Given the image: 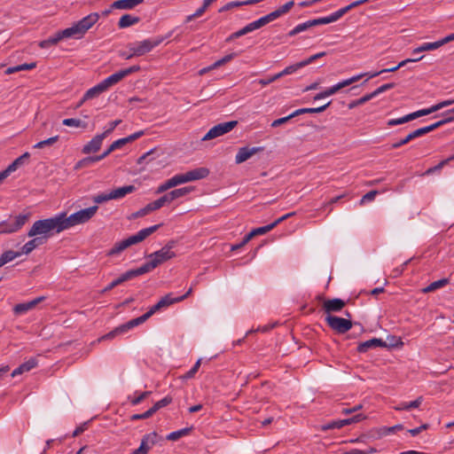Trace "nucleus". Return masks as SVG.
I'll list each match as a JSON object with an SVG mask.
<instances>
[{"label": "nucleus", "instance_id": "dca6fc26", "mask_svg": "<svg viewBox=\"0 0 454 454\" xmlns=\"http://www.w3.org/2000/svg\"><path fill=\"white\" fill-rule=\"evenodd\" d=\"M140 275H142V274H141L140 270H138V268L128 270V271L124 272L123 274H121L119 278H117L116 279L112 281L107 286H106L102 290V293L104 294V293L109 292L113 288H114L117 286L124 283L125 281H128V280H129V279H131L133 278L138 277Z\"/></svg>", "mask_w": 454, "mask_h": 454}, {"label": "nucleus", "instance_id": "052dcab7", "mask_svg": "<svg viewBox=\"0 0 454 454\" xmlns=\"http://www.w3.org/2000/svg\"><path fill=\"white\" fill-rule=\"evenodd\" d=\"M394 87H395V83H393V82L383 84L371 93L372 97L373 98L377 97L378 95H380V93H383L390 89H393Z\"/></svg>", "mask_w": 454, "mask_h": 454}, {"label": "nucleus", "instance_id": "3c124183", "mask_svg": "<svg viewBox=\"0 0 454 454\" xmlns=\"http://www.w3.org/2000/svg\"><path fill=\"white\" fill-rule=\"evenodd\" d=\"M413 121L411 114H406L401 118L391 119L387 121V126H395L406 123L408 121Z\"/></svg>", "mask_w": 454, "mask_h": 454}, {"label": "nucleus", "instance_id": "6e6d98bb", "mask_svg": "<svg viewBox=\"0 0 454 454\" xmlns=\"http://www.w3.org/2000/svg\"><path fill=\"white\" fill-rule=\"evenodd\" d=\"M371 73H364V74H357V75H355V76H352L348 79H346V80H343L342 82H340L341 85H342V88H345L357 81H359L362 77L367 75L369 77Z\"/></svg>", "mask_w": 454, "mask_h": 454}, {"label": "nucleus", "instance_id": "bf43d9fd", "mask_svg": "<svg viewBox=\"0 0 454 454\" xmlns=\"http://www.w3.org/2000/svg\"><path fill=\"white\" fill-rule=\"evenodd\" d=\"M200 364H201V359H199L195 364L192 367V369L190 371H188L184 376H183V379H192L194 377V375L197 373V372L199 371L200 369Z\"/></svg>", "mask_w": 454, "mask_h": 454}, {"label": "nucleus", "instance_id": "0e129e2a", "mask_svg": "<svg viewBox=\"0 0 454 454\" xmlns=\"http://www.w3.org/2000/svg\"><path fill=\"white\" fill-rule=\"evenodd\" d=\"M175 187L174 184L172 183V180L171 178L168 179L167 181H165L163 184H161L158 188H157V191L156 192L157 193H161V192H164L166 191H168V189L170 188H173Z\"/></svg>", "mask_w": 454, "mask_h": 454}, {"label": "nucleus", "instance_id": "a211bd4d", "mask_svg": "<svg viewBox=\"0 0 454 454\" xmlns=\"http://www.w3.org/2000/svg\"><path fill=\"white\" fill-rule=\"evenodd\" d=\"M264 150L263 147H241L239 149L236 157H235V162L237 164H240L250 159L253 155H254L257 153L262 152Z\"/></svg>", "mask_w": 454, "mask_h": 454}, {"label": "nucleus", "instance_id": "5fc2aeb1", "mask_svg": "<svg viewBox=\"0 0 454 454\" xmlns=\"http://www.w3.org/2000/svg\"><path fill=\"white\" fill-rule=\"evenodd\" d=\"M434 112H436V107L434 106H432L429 108L421 109V110H419V111H416V112H413V113H411V114L412 119L415 120V119H417L419 117L428 115V114H430L432 113H434Z\"/></svg>", "mask_w": 454, "mask_h": 454}, {"label": "nucleus", "instance_id": "0eeeda50", "mask_svg": "<svg viewBox=\"0 0 454 454\" xmlns=\"http://www.w3.org/2000/svg\"><path fill=\"white\" fill-rule=\"evenodd\" d=\"M209 174V170L207 168H198L190 170L184 174H177L171 177L172 183L175 187L192 181H196L207 177Z\"/></svg>", "mask_w": 454, "mask_h": 454}, {"label": "nucleus", "instance_id": "774afa93", "mask_svg": "<svg viewBox=\"0 0 454 454\" xmlns=\"http://www.w3.org/2000/svg\"><path fill=\"white\" fill-rule=\"evenodd\" d=\"M110 200H112V197H110V192L101 193V194H98V195L93 197V201L98 204L106 202Z\"/></svg>", "mask_w": 454, "mask_h": 454}, {"label": "nucleus", "instance_id": "b1692460", "mask_svg": "<svg viewBox=\"0 0 454 454\" xmlns=\"http://www.w3.org/2000/svg\"><path fill=\"white\" fill-rule=\"evenodd\" d=\"M30 154L28 153H25L16 160H14L4 170H3L4 174L6 175V177L12 172L16 171L20 166L24 165L26 161L28 160Z\"/></svg>", "mask_w": 454, "mask_h": 454}, {"label": "nucleus", "instance_id": "8fccbe9b", "mask_svg": "<svg viewBox=\"0 0 454 454\" xmlns=\"http://www.w3.org/2000/svg\"><path fill=\"white\" fill-rule=\"evenodd\" d=\"M99 160H100L98 158V155H97V156H89V157H86V158L79 160L76 163L75 168H80L87 167L90 164L97 162V161H99Z\"/></svg>", "mask_w": 454, "mask_h": 454}, {"label": "nucleus", "instance_id": "39448f33", "mask_svg": "<svg viewBox=\"0 0 454 454\" xmlns=\"http://www.w3.org/2000/svg\"><path fill=\"white\" fill-rule=\"evenodd\" d=\"M99 15L98 12H92L82 18L78 22L74 23L72 27H67L72 38L81 39L86 32L98 22Z\"/></svg>", "mask_w": 454, "mask_h": 454}, {"label": "nucleus", "instance_id": "f8f14e48", "mask_svg": "<svg viewBox=\"0 0 454 454\" xmlns=\"http://www.w3.org/2000/svg\"><path fill=\"white\" fill-rule=\"evenodd\" d=\"M176 302L180 301L176 300V297H172V294H168L165 296H163L156 304H154L146 313L138 317L137 318L139 322L143 324L148 318H150L156 311Z\"/></svg>", "mask_w": 454, "mask_h": 454}, {"label": "nucleus", "instance_id": "69168bd1", "mask_svg": "<svg viewBox=\"0 0 454 454\" xmlns=\"http://www.w3.org/2000/svg\"><path fill=\"white\" fill-rule=\"evenodd\" d=\"M326 55V52L325 51H321V52H318L317 54H314L312 56H310L309 58L304 59V60H301L302 63H304V67L309 65L310 63H312L313 61L322 58V57H325Z\"/></svg>", "mask_w": 454, "mask_h": 454}, {"label": "nucleus", "instance_id": "864d4df0", "mask_svg": "<svg viewBox=\"0 0 454 454\" xmlns=\"http://www.w3.org/2000/svg\"><path fill=\"white\" fill-rule=\"evenodd\" d=\"M372 98V94L369 93V94H366L364 95V97L356 99V100H353L351 101L349 104H348V108L349 109H353L358 106H361L366 102H368L369 100H371Z\"/></svg>", "mask_w": 454, "mask_h": 454}, {"label": "nucleus", "instance_id": "c9c22d12", "mask_svg": "<svg viewBox=\"0 0 454 454\" xmlns=\"http://www.w3.org/2000/svg\"><path fill=\"white\" fill-rule=\"evenodd\" d=\"M192 431V427L182 428L180 430L174 431V432L168 434L167 435L166 439L168 441H177L180 438L188 435Z\"/></svg>", "mask_w": 454, "mask_h": 454}, {"label": "nucleus", "instance_id": "4c0bfd02", "mask_svg": "<svg viewBox=\"0 0 454 454\" xmlns=\"http://www.w3.org/2000/svg\"><path fill=\"white\" fill-rule=\"evenodd\" d=\"M43 242L41 240L40 238H35L31 240H29L28 242H27L21 248V251H20V253H21V254H30L36 247H38L39 245H41Z\"/></svg>", "mask_w": 454, "mask_h": 454}, {"label": "nucleus", "instance_id": "13d9d810", "mask_svg": "<svg viewBox=\"0 0 454 454\" xmlns=\"http://www.w3.org/2000/svg\"><path fill=\"white\" fill-rule=\"evenodd\" d=\"M350 10L348 9V6H345L343 8H340V10L336 11L335 12H333L330 17L332 19L333 22L337 21L340 20L343 15H345Z\"/></svg>", "mask_w": 454, "mask_h": 454}, {"label": "nucleus", "instance_id": "5701e85b", "mask_svg": "<svg viewBox=\"0 0 454 454\" xmlns=\"http://www.w3.org/2000/svg\"><path fill=\"white\" fill-rule=\"evenodd\" d=\"M191 191L192 188L190 187H183L166 193L165 195L161 196L164 205L171 203L173 200L187 195Z\"/></svg>", "mask_w": 454, "mask_h": 454}, {"label": "nucleus", "instance_id": "e433bc0d", "mask_svg": "<svg viewBox=\"0 0 454 454\" xmlns=\"http://www.w3.org/2000/svg\"><path fill=\"white\" fill-rule=\"evenodd\" d=\"M126 143L123 138L118 139L111 144V145L100 155H98L99 160H103L106 157H107L112 152L121 148L123 145H125Z\"/></svg>", "mask_w": 454, "mask_h": 454}, {"label": "nucleus", "instance_id": "37998d69", "mask_svg": "<svg viewBox=\"0 0 454 454\" xmlns=\"http://www.w3.org/2000/svg\"><path fill=\"white\" fill-rule=\"evenodd\" d=\"M62 123L65 126L82 128V129H86L88 126V124L85 121H82L80 119H74V118L64 119Z\"/></svg>", "mask_w": 454, "mask_h": 454}, {"label": "nucleus", "instance_id": "6ab92c4d", "mask_svg": "<svg viewBox=\"0 0 454 454\" xmlns=\"http://www.w3.org/2000/svg\"><path fill=\"white\" fill-rule=\"evenodd\" d=\"M346 305V302L339 298H334L331 300H326L324 301L323 309L325 313L331 315L333 312L340 311Z\"/></svg>", "mask_w": 454, "mask_h": 454}, {"label": "nucleus", "instance_id": "a18cd8bd", "mask_svg": "<svg viewBox=\"0 0 454 454\" xmlns=\"http://www.w3.org/2000/svg\"><path fill=\"white\" fill-rule=\"evenodd\" d=\"M251 30L248 27V25L245 26L244 27H242L241 29L232 33L231 35H230L227 38H226V43H231V41L240 37V36H243L248 33H250Z\"/></svg>", "mask_w": 454, "mask_h": 454}, {"label": "nucleus", "instance_id": "f257e3e1", "mask_svg": "<svg viewBox=\"0 0 454 454\" xmlns=\"http://www.w3.org/2000/svg\"><path fill=\"white\" fill-rule=\"evenodd\" d=\"M176 242L175 240H169L161 249L150 254L147 256L150 260L138 268L141 274L150 272L159 265L174 258L176 254L172 249L176 247Z\"/></svg>", "mask_w": 454, "mask_h": 454}, {"label": "nucleus", "instance_id": "c03bdc74", "mask_svg": "<svg viewBox=\"0 0 454 454\" xmlns=\"http://www.w3.org/2000/svg\"><path fill=\"white\" fill-rule=\"evenodd\" d=\"M312 27H313V25H312L311 20H308L304 23L297 25L294 29L289 31L288 35L294 36V35H298L299 33H301Z\"/></svg>", "mask_w": 454, "mask_h": 454}, {"label": "nucleus", "instance_id": "09e8293b", "mask_svg": "<svg viewBox=\"0 0 454 454\" xmlns=\"http://www.w3.org/2000/svg\"><path fill=\"white\" fill-rule=\"evenodd\" d=\"M59 138V136H54V137H49V138H47L45 140H43V141H40V142L36 143L34 145V148L42 149V148H43L45 146H51V145H54L56 142H58Z\"/></svg>", "mask_w": 454, "mask_h": 454}, {"label": "nucleus", "instance_id": "ddd939ff", "mask_svg": "<svg viewBox=\"0 0 454 454\" xmlns=\"http://www.w3.org/2000/svg\"><path fill=\"white\" fill-rule=\"evenodd\" d=\"M139 325H141V323L139 322L138 318L137 317L133 318V319L129 320V322L114 328L113 331L109 332L108 333L103 335L99 339V340L113 339L119 334L127 333L129 330H130L133 327L137 326Z\"/></svg>", "mask_w": 454, "mask_h": 454}, {"label": "nucleus", "instance_id": "603ef678", "mask_svg": "<svg viewBox=\"0 0 454 454\" xmlns=\"http://www.w3.org/2000/svg\"><path fill=\"white\" fill-rule=\"evenodd\" d=\"M236 56H237V53L228 54L226 56H224L223 58H222L221 59L215 61L213 65H211L209 67V69H215L216 67H219L226 64L227 62L231 61V59H233Z\"/></svg>", "mask_w": 454, "mask_h": 454}, {"label": "nucleus", "instance_id": "9b49d317", "mask_svg": "<svg viewBox=\"0 0 454 454\" xmlns=\"http://www.w3.org/2000/svg\"><path fill=\"white\" fill-rule=\"evenodd\" d=\"M238 125L237 121H231L227 122L219 123L213 128H211L207 134L202 137V141H207L223 136L231 129H233Z\"/></svg>", "mask_w": 454, "mask_h": 454}, {"label": "nucleus", "instance_id": "72a5a7b5", "mask_svg": "<svg viewBox=\"0 0 454 454\" xmlns=\"http://www.w3.org/2000/svg\"><path fill=\"white\" fill-rule=\"evenodd\" d=\"M20 255H21V253H20V251H12V250L5 251L0 256V268L3 267L7 262H12V260H14L15 258H17Z\"/></svg>", "mask_w": 454, "mask_h": 454}, {"label": "nucleus", "instance_id": "7c9ffc66", "mask_svg": "<svg viewBox=\"0 0 454 454\" xmlns=\"http://www.w3.org/2000/svg\"><path fill=\"white\" fill-rule=\"evenodd\" d=\"M274 228V224H268L262 227L254 229L245 236V242H249L254 237L257 235H262L271 231Z\"/></svg>", "mask_w": 454, "mask_h": 454}, {"label": "nucleus", "instance_id": "c756f323", "mask_svg": "<svg viewBox=\"0 0 454 454\" xmlns=\"http://www.w3.org/2000/svg\"><path fill=\"white\" fill-rule=\"evenodd\" d=\"M343 89L342 88V85L340 82H338L337 84L330 87V88H327L326 90L317 93L315 97H314V100H319V99H322V98H327V97H330L335 93H337L340 90Z\"/></svg>", "mask_w": 454, "mask_h": 454}, {"label": "nucleus", "instance_id": "6e6552de", "mask_svg": "<svg viewBox=\"0 0 454 454\" xmlns=\"http://www.w3.org/2000/svg\"><path fill=\"white\" fill-rule=\"evenodd\" d=\"M140 70H141L140 66L134 65L128 68L119 70L118 72L111 74L110 76H108L107 78L103 80L101 82L103 83V85L105 86V88L107 90L110 87L118 83L119 82H121L122 79H124L128 75L137 73Z\"/></svg>", "mask_w": 454, "mask_h": 454}, {"label": "nucleus", "instance_id": "680f3d73", "mask_svg": "<svg viewBox=\"0 0 454 454\" xmlns=\"http://www.w3.org/2000/svg\"><path fill=\"white\" fill-rule=\"evenodd\" d=\"M21 369L26 372H29L37 366V360L35 358H30L27 362L20 364Z\"/></svg>", "mask_w": 454, "mask_h": 454}, {"label": "nucleus", "instance_id": "412c9836", "mask_svg": "<svg viewBox=\"0 0 454 454\" xmlns=\"http://www.w3.org/2000/svg\"><path fill=\"white\" fill-rule=\"evenodd\" d=\"M105 137L102 134L95 136L88 144H86L82 152L84 154H90L92 153H97L102 145L103 140Z\"/></svg>", "mask_w": 454, "mask_h": 454}, {"label": "nucleus", "instance_id": "f3484780", "mask_svg": "<svg viewBox=\"0 0 454 454\" xmlns=\"http://www.w3.org/2000/svg\"><path fill=\"white\" fill-rule=\"evenodd\" d=\"M430 129H431V127H429V125H428V126L415 129V130L410 132L404 138L401 139L398 142L392 144L391 148L397 149V148L401 147L402 145L408 144L410 141L431 132Z\"/></svg>", "mask_w": 454, "mask_h": 454}, {"label": "nucleus", "instance_id": "473e14b6", "mask_svg": "<svg viewBox=\"0 0 454 454\" xmlns=\"http://www.w3.org/2000/svg\"><path fill=\"white\" fill-rule=\"evenodd\" d=\"M138 21H139L138 17H135L130 14H124L119 20L118 26L120 28H125V27H130L134 24H137Z\"/></svg>", "mask_w": 454, "mask_h": 454}, {"label": "nucleus", "instance_id": "bb28decb", "mask_svg": "<svg viewBox=\"0 0 454 454\" xmlns=\"http://www.w3.org/2000/svg\"><path fill=\"white\" fill-rule=\"evenodd\" d=\"M273 20H275V18L272 15V13L270 12V13H269V14L262 17V18H260L259 20H257L255 21H253V22H251V23H249L247 25H248L251 32H252V31H254L255 29L261 28L262 27L269 24L270 22H271Z\"/></svg>", "mask_w": 454, "mask_h": 454}, {"label": "nucleus", "instance_id": "79ce46f5", "mask_svg": "<svg viewBox=\"0 0 454 454\" xmlns=\"http://www.w3.org/2000/svg\"><path fill=\"white\" fill-rule=\"evenodd\" d=\"M301 67H304V63H302V61H300L294 65L286 67L284 70H282L281 72H279L278 74L279 78H281L285 75L292 74L293 73L296 72L298 69H300Z\"/></svg>", "mask_w": 454, "mask_h": 454}, {"label": "nucleus", "instance_id": "f03ea898", "mask_svg": "<svg viewBox=\"0 0 454 454\" xmlns=\"http://www.w3.org/2000/svg\"><path fill=\"white\" fill-rule=\"evenodd\" d=\"M65 231L60 214L54 217L35 221L27 235L28 237H35L37 235L49 236L52 232L59 233Z\"/></svg>", "mask_w": 454, "mask_h": 454}, {"label": "nucleus", "instance_id": "49530a36", "mask_svg": "<svg viewBox=\"0 0 454 454\" xmlns=\"http://www.w3.org/2000/svg\"><path fill=\"white\" fill-rule=\"evenodd\" d=\"M171 403H172V397L169 395H167L164 398H162L161 400L156 402L154 403V405L151 408V410L153 411V413H155L157 411L168 405Z\"/></svg>", "mask_w": 454, "mask_h": 454}, {"label": "nucleus", "instance_id": "aec40b11", "mask_svg": "<svg viewBox=\"0 0 454 454\" xmlns=\"http://www.w3.org/2000/svg\"><path fill=\"white\" fill-rule=\"evenodd\" d=\"M44 296H40L30 301L16 304L13 308V312L16 315L25 314L26 312L35 309V306L39 304L41 301H44Z\"/></svg>", "mask_w": 454, "mask_h": 454}, {"label": "nucleus", "instance_id": "4d7b16f0", "mask_svg": "<svg viewBox=\"0 0 454 454\" xmlns=\"http://www.w3.org/2000/svg\"><path fill=\"white\" fill-rule=\"evenodd\" d=\"M150 395H151V391H145V392L141 393L137 396H135V397L129 396L128 398L132 405H137Z\"/></svg>", "mask_w": 454, "mask_h": 454}, {"label": "nucleus", "instance_id": "4be33fe9", "mask_svg": "<svg viewBox=\"0 0 454 454\" xmlns=\"http://www.w3.org/2000/svg\"><path fill=\"white\" fill-rule=\"evenodd\" d=\"M378 347H387V343L381 339L372 338L371 340L359 343V345L357 346V351L359 353H365L369 349L376 348Z\"/></svg>", "mask_w": 454, "mask_h": 454}, {"label": "nucleus", "instance_id": "1a4fd4ad", "mask_svg": "<svg viewBox=\"0 0 454 454\" xmlns=\"http://www.w3.org/2000/svg\"><path fill=\"white\" fill-rule=\"evenodd\" d=\"M28 214H20L13 219L0 223V233H12L19 231L28 220Z\"/></svg>", "mask_w": 454, "mask_h": 454}, {"label": "nucleus", "instance_id": "a878e982", "mask_svg": "<svg viewBox=\"0 0 454 454\" xmlns=\"http://www.w3.org/2000/svg\"><path fill=\"white\" fill-rule=\"evenodd\" d=\"M144 0H118L114 2L112 7L115 9L129 10L142 4Z\"/></svg>", "mask_w": 454, "mask_h": 454}, {"label": "nucleus", "instance_id": "4468645a", "mask_svg": "<svg viewBox=\"0 0 454 454\" xmlns=\"http://www.w3.org/2000/svg\"><path fill=\"white\" fill-rule=\"evenodd\" d=\"M67 38H72L70 33L68 32L67 28L59 30L56 32L53 35L50 36L49 38L41 41L38 45L42 49L50 48L53 45L58 44L60 41Z\"/></svg>", "mask_w": 454, "mask_h": 454}, {"label": "nucleus", "instance_id": "2eb2a0df", "mask_svg": "<svg viewBox=\"0 0 454 454\" xmlns=\"http://www.w3.org/2000/svg\"><path fill=\"white\" fill-rule=\"evenodd\" d=\"M366 417L364 414L358 413V414H356L355 416L348 418V419H340V420H335V421L330 422V423L323 426L322 428H323V430H330V429H335V428L339 429V428L343 427L344 426L360 422L363 419H364Z\"/></svg>", "mask_w": 454, "mask_h": 454}, {"label": "nucleus", "instance_id": "7ed1b4c3", "mask_svg": "<svg viewBox=\"0 0 454 454\" xmlns=\"http://www.w3.org/2000/svg\"><path fill=\"white\" fill-rule=\"evenodd\" d=\"M160 224H156L145 229L140 230L135 235H132L129 237L128 239H125L123 240H121L119 242H116L114 247L107 252L106 255L108 256H115L120 254L121 252H123L125 249L129 247L132 245L137 244L139 242H142L145 240L147 237H149L151 234L155 232L159 227Z\"/></svg>", "mask_w": 454, "mask_h": 454}, {"label": "nucleus", "instance_id": "ea45409f", "mask_svg": "<svg viewBox=\"0 0 454 454\" xmlns=\"http://www.w3.org/2000/svg\"><path fill=\"white\" fill-rule=\"evenodd\" d=\"M423 401L422 396H419L416 400L410 402V403H402L398 406L395 407L396 411H404V410H410L413 408H418Z\"/></svg>", "mask_w": 454, "mask_h": 454}, {"label": "nucleus", "instance_id": "de8ad7c7", "mask_svg": "<svg viewBox=\"0 0 454 454\" xmlns=\"http://www.w3.org/2000/svg\"><path fill=\"white\" fill-rule=\"evenodd\" d=\"M445 114L448 115L446 118L429 125V127H431V129H430L431 131L436 129L437 128H439L446 123L454 121V114H448V112H446Z\"/></svg>", "mask_w": 454, "mask_h": 454}, {"label": "nucleus", "instance_id": "338daca9", "mask_svg": "<svg viewBox=\"0 0 454 454\" xmlns=\"http://www.w3.org/2000/svg\"><path fill=\"white\" fill-rule=\"evenodd\" d=\"M311 21H312L313 27L318 26V25H326V24L333 22L330 15L327 17H322V18L311 20Z\"/></svg>", "mask_w": 454, "mask_h": 454}, {"label": "nucleus", "instance_id": "e2e57ef3", "mask_svg": "<svg viewBox=\"0 0 454 454\" xmlns=\"http://www.w3.org/2000/svg\"><path fill=\"white\" fill-rule=\"evenodd\" d=\"M146 206H147L149 211L153 212L154 210H157V209L162 207L164 206V202L162 200V198L160 197V199L147 204Z\"/></svg>", "mask_w": 454, "mask_h": 454}, {"label": "nucleus", "instance_id": "f704fd0d", "mask_svg": "<svg viewBox=\"0 0 454 454\" xmlns=\"http://www.w3.org/2000/svg\"><path fill=\"white\" fill-rule=\"evenodd\" d=\"M449 283L448 278H442L432 282L430 285L422 289L424 294L434 292L439 288L445 286Z\"/></svg>", "mask_w": 454, "mask_h": 454}, {"label": "nucleus", "instance_id": "a19ab883", "mask_svg": "<svg viewBox=\"0 0 454 454\" xmlns=\"http://www.w3.org/2000/svg\"><path fill=\"white\" fill-rule=\"evenodd\" d=\"M294 1H289V2L286 3L284 5L280 6L277 10H275L274 12H272L271 13L274 16L275 20H277L280 16L284 15L285 13L288 12L291 10V8L294 6Z\"/></svg>", "mask_w": 454, "mask_h": 454}, {"label": "nucleus", "instance_id": "393cba45", "mask_svg": "<svg viewBox=\"0 0 454 454\" xmlns=\"http://www.w3.org/2000/svg\"><path fill=\"white\" fill-rule=\"evenodd\" d=\"M136 190L134 185H126L119 187L110 192L112 200H118L125 197L127 194L133 192Z\"/></svg>", "mask_w": 454, "mask_h": 454}, {"label": "nucleus", "instance_id": "2f4dec72", "mask_svg": "<svg viewBox=\"0 0 454 454\" xmlns=\"http://www.w3.org/2000/svg\"><path fill=\"white\" fill-rule=\"evenodd\" d=\"M442 46V42L441 40L434 42V43H425L422 45L415 48L412 51L413 54L422 52V51H434Z\"/></svg>", "mask_w": 454, "mask_h": 454}, {"label": "nucleus", "instance_id": "9d476101", "mask_svg": "<svg viewBox=\"0 0 454 454\" xmlns=\"http://www.w3.org/2000/svg\"><path fill=\"white\" fill-rule=\"evenodd\" d=\"M325 321L329 327H331L333 331L340 334L347 333L353 326V323L351 320L333 315L326 316Z\"/></svg>", "mask_w": 454, "mask_h": 454}, {"label": "nucleus", "instance_id": "c85d7f7f", "mask_svg": "<svg viewBox=\"0 0 454 454\" xmlns=\"http://www.w3.org/2000/svg\"><path fill=\"white\" fill-rule=\"evenodd\" d=\"M331 105V101L326 103L324 106L318 107H309V108H300L292 113V116H298L303 114H318L324 112L329 106Z\"/></svg>", "mask_w": 454, "mask_h": 454}, {"label": "nucleus", "instance_id": "cd10ccee", "mask_svg": "<svg viewBox=\"0 0 454 454\" xmlns=\"http://www.w3.org/2000/svg\"><path fill=\"white\" fill-rule=\"evenodd\" d=\"M106 89L103 85V83L100 82L96 86L90 88L88 90L85 94L83 95V101H87L89 99H92L94 98L98 97L101 93L106 91Z\"/></svg>", "mask_w": 454, "mask_h": 454}, {"label": "nucleus", "instance_id": "20e7f679", "mask_svg": "<svg viewBox=\"0 0 454 454\" xmlns=\"http://www.w3.org/2000/svg\"><path fill=\"white\" fill-rule=\"evenodd\" d=\"M98 209V206H92V207L79 210V211L70 215L69 216H67L66 213H60L64 230H67L73 226L89 222L95 215Z\"/></svg>", "mask_w": 454, "mask_h": 454}, {"label": "nucleus", "instance_id": "58836bf2", "mask_svg": "<svg viewBox=\"0 0 454 454\" xmlns=\"http://www.w3.org/2000/svg\"><path fill=\"white\" fill-rule=\"evenodd\" d=\"M252 4H254L253 0L230 2V3L226 4L225 5H223V7H221L219 9V12L230 11L235 7H240L243 5H252Z\"/></svg>", "mask_w": 454, "mask_h": 454}, {"label": "nucleus", "instance_id": "423d86ee", "mask_svg": "<svg viewBox=\"0 0 454 454\" xmlns=\"http://www.w3.org/2000/svg\"><path fill=\"white\" fill-rule=\"evenodd\" d=\"M164 38H157L155 40L146 39L139 42L132 46H129L130 54L126 55V51H120L119 56L124 59H130L133 57L143 56L144 54L151 51L154 47L158 46Z\"/></svg>", "mask_w": 454, "mask_h": 454}]
</instances>
